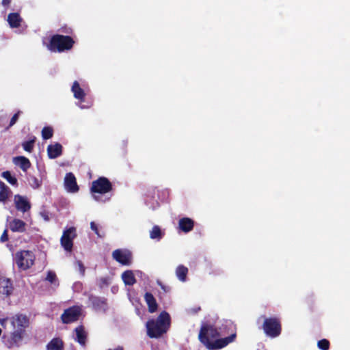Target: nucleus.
Instances as JSON below:
<instances>
[{"label":"nucleus","instance_id":"a19ab883","mask_svg":"<svg viewBox=\"0 0 350 350\" xmlns=\"http://www.w3.org/2000/svg\"><path fill=\"white\" fill-rule=\"evenodd\" d=\"M10 2H11V0H3L2 4H3V5H8L10 3Z\"/></svg>","mask_w":350,"mask_h":350},{"label":"nucleus","instance_id":"ddd939ff","mask_svg":"<svg viewBox=\"0 0 350 350\" xmlns=\"http://www.w3.org/2000/svg\"><path fill=\"white\" fill-rule=\"evenodd\" d=\"M64 185L66 189L69 192L75 193L79 190L76 178L72 173L66 174L64 178Z\"/></svg>","mask_w":350,"mask_h":350},{"label":"nucleus","instance_id":"a211bd4d","mask_svg":"<svg viewBox=\"0 0 350 350\" xmlns=\"http://www.w3.org/2000/svg\"><path fill=\"white\" fill-rule=\"evenodd\" d=\"M25 223L19 219H14L10 223V228L13 232H23L25 230Z\"/></svg>","mask_w":350,"mask_h":350},{"label":"nucleus","instance_id":"bb28decb","mask_svg":"<svg viewBox=\"0 0 350 350\" xmlns=\"http://www.w3.org/2000/svg\"><path fill=\"white\" fill-rule=\"evenodd\" d=\"M163 232L158 226H154L150 232V237L152 239L160 240L163 237Z\"/></svg>","mask_w":350,"mask_h":350},{"label":"nucleus","instance_id":"79ce46f5","mask_svg":"<svg viewBox=\"0 0 350 350\" xmlns=\"http://www.w3.org/2000/svg\"><path fill=\"white\" fill-rule=\"evenodd\" d=\"M108 350H123V349H122V347H117V348H116V349H108Z\"/></svg>","mask_w":350,"mask_h":350},{"label":"nucleus","instance_id":"4c0bfd02","mask_svg":"<svg viewBox=\"0 0 350 350\" xmlns=\"http://www.w3.org/2000/svg\"><path fill=\"white\" fill-rule=\"evenodd\" d=\"M8 239V232H7V230H5L3 233L2 234V235L1 236V238H0V241L1 242H5Z\"/></svg>","mask_w":350,"mask_h":350},{"label":"nucleus","instance_id":"7ed1b4c3","mask_svg":"<svg viewBox=\"0 0 350 350\" xmlns=\"http://www.w3.org/2000/svg\"><path fill=\"white\" fill-rule=\"evenodd\" d=\"M74 41L66 36L55 35L51 38L48 49L51 51L62 52L72 48Z\"/></svg>","mask_w":350,"mask_h":350},{"label":"nucleus","instance_id":"2f4dec72","mask_svg":"<svg viewBox=\"0 0 350 350\" xmlns=\"http://www.w3.org/2000/svg\"><path fill=\"white\" fill-rule=\"evenodd\" d=\"M329 342L326 339L321 340L318 342V347L322 350H327L329 349Z\"/></svg>","mask_w":350,"mask_h":350},{"label":"nucleus","instance_id":"0eeeda50","mask_svg":"<svg viewBox=\"0 0 350 350\" xmlns=\"http://www.w3.org/2000/svg\"><path fill=\"white\" fill-rule=\"evenodd\" d=\"M76 229L70 227L65 230L61 238V244L65 250L70 252L73 245V239L76 237Z\"/></svg>","mask_w":350,"mask_h":350},{"label":"nucleus","instance_id":"c85d7f7f","mask_svg":"<svg viewBox=\"0 0 350 350\" xmlns=\"http://www.w3.org/2000/svg\"><path fill=\"white\" fill-rule=\"evenodd\" d=\"M46 280L53 284L55 287L59 285L56 274L52 271H48Z\"/></svg>","mask_w":350,"mask_h":350},{"label":"nucleus","instance_id":"72a5a7b5","mask_svg":"<svg viewBox=\"0 0 350 350\" xmlns=\"http://www.w3.org/2000/svg\"><path fill=\"white\" fill-rule=\"evenodd\" d=\"M30 184L33 188H38L40 186L38 180L35 177L31 178Z\"/></svg>","mask_w":350,"mask_h":350},{"label":"nucleus","instance_id":"f3484780","mask_svg":"<svg viewBox=\"0 0 350 350\" xmlns=\"http://www.w3.org/2000/svg\"><path fill=\"white\" fill-rule=\"evenodd\" d=\"M13 162L16 165L19 166L23 171H26L31 165L29 160L23 156L14 157L13 159Z\"/></svg>","mask_w":350,"mask_h":350},{"label":"nucleus","instance_id":"4468645a","mask_svg":"<svg viewBox=\"0 0 350 350\" xmlns=\"http://www.w3.org/2000/svg\"><path fill=\"white\" fill-rule=\"evenodd\" d=\"M62 146L59 143L49 145L47 148V153L50 159H55L62 154Z\"/></svg>","mask_w":350,"mask_h":350},{"label":"nucleus","instance_id":"a878e982","mask_svg":"<svg viewBox=\"0 0 350 350\" xmlns=\"http://www.w3.org/2000/svg\"><path fill=\"white\" fill-rule=\"evenodd\" d=\"M188 273V269L183 266V265H179L176 270V275L177 278L180 280L181 282H185L186 280V277Z\"/></svg>","mask_w":350,"mask_h":350},{"label":"nucleus","instance_id":"9b49d317","mask_svg":"<svg viewBox=\"0 0 350 350\" xmlns=\"http://www.w3.org/2000/svg\"><path fill=\"white\" fill-rule=\"evenodd\" d=\"M11 324L14 329L25 332L29 325V319L23 314H16L10 319Z\"/></svg>","mask_w":350,"mask_h":350},{"label":"nucleus","instance_id":"dca6fc26","mask_svg":"<svg viewBox=\"0 0 350 350\" xmlns=\"http://www.w3.org/2000/svg\"><path fill=\"white\" fill-rule=\"evenodd\" d=\"M75 340L81 345H85V340L87 338V333L83 326H78L75 329Z\"/></svg>","mask_w":350,"mask_h":350},{"label":"nucleus","instance_id":"58836bf2","mask_svg":"<svg viewBox=\"0 0 350 350\" xmlns=\"http://www.w3.org/2000/svg\"><path fill=\"white\" fill-rule=\"evenodd\" d=\"M77 265L79 267V269L80 272L82 274H83L84 271H85V267H84L83 265L82 264V262L81 261H77Z\"/></svg>","mask_w":350,"mask_h":350},{"label":"nucleus","instance_id":"37998d69","mask_svg":"<svg viewBox=\"0 0 350 350\" xmlns=\"http://www.w3.org/2000/svg\"><path fill=\"white\" fill-rule=\"evenodd\" d=\"M79 107L81 108V109H85V107L82 105H79Z\"/></svg>","mask_w":350,"mask_h":350},{"label":"nucleus","instance_id":"f8f14e48","mask_svg":"<svg viewBox=\"0 0 350 350\" xmlns=\"http://www.w3.org/2000/svg\"><path fill=\"white\" fill-rule=\"evenodd\" d=\"M14 204L16 208L18 211H20L23 213H25L29 211L31 208V204L28 200L22 196L16 195L14 196Z\"/></svg>","mask_w":350,"mask_h":350},{"label":"nucleus","instance_id":"9d476101","mask_svg":"<svg viewBox=\"0 0 350 350\" xmlns=\"http://www.w3.org/2000/svg\"><path fill=\"white\" fill-rule=\"evenodd\" d=\"M112 256L116 261L124 265H129L131 262V254L126 250H116Z\"/></svg>","mask_w":350,"mask_h":350},{"label":"nucleus","instance_id":"6ab92c4d","mask_svg":"<svg viewBox=\"0 0 350 350\" xmlns=\"http://www.w3.org/2000/svg\"><path fill=\"white\" fill-rule=\"evenodd\" d=\"M8 22L12 28H16L20 26L22 18L18 13H11L8 16Z\"/></svg>","mask_w":350,"mask_h":350},{"label":"nucleus","instance_id":"39448f33","mask_svg":"<svg viewBox=\"0 0 350 350\" xmlns=\"http://www.w3.org/2000/svg\"><path fill=\"white\" fill-rule=\"evenodd\" d=\"M34 260V254L28 250L16 252L14 258L16 264L23 270L29 268L33 264Z\"/></svg>","mask_w":350,"mask_h":350},{"label":"nucleus","instance_id":"ea45409f","mask_svg":"<svg viewBox=\"0 0 350 350\" xmlns=\"http://www.w3.org/2000/svg\"><path fill=\"white\" fill-rule=\"evenodd\" d=\"M8 319H0V325L5 327Z\"/></svg>","mask_w":350,"mask_h":350},{"label":"nucleus","instance_id":"f257e3e1","mask_svg":"<svg viewBox=\"0 0 350 350\" xmlns=\"http://www.w3.org/2000/svg\"><path fill=\"white\" fill-rule=\"evenodd\" d=\"M220 335L218 330L211 325H204L202 327L199 334L200 340L209 349H219L227 346L233 342L236 338V334H232L228 337L214 340Z\"/></svg>","mask_w":350,"mask_h":350},{"label":"nucleus","instance_id":"393cba45","mask_svg":"<svg viewBox=\"0 0 350 350\" xmlns=\"http://www.w3.org/2000/svg\"><path fill=\"white\" fill-rule=\"evenodd\" d=\"M122 279L126 285H133L136 280L132 271H126L122 274Z\"/></svg>","mask_w":350,"mask_h":350},{"label":"nucleus","instance_id":"b1692460","mask_svg":"<svg viewBox=\"0 0 350 350\" xmlns=\"http://www.w3.org/2000/svg\"><path fill=\"white\" fill-rule=\"evenodd\" d=\"M72 92L74 94L75 98L80 100H82L85 95L83 90L81 88L77 81H75L73 83L72 86Z\"/></svg>","mask_w":350,"mask_h":350},{"label":"nucleus","instance_id":"412c9836","mask_svg":"<svg viewBox=\"0 0 350 350\" xmlns=\"http://www.w3.org/2000/svg\"><path fill=\"white\" fill-rule=\"evenodd\" d=\"M12 192L8 187L4 183L0 181V202H5L10 198Z\"/></svg>","mask_w":350,"mask_h":350},{"label":"nucleus","instance_id":"473e14b6","mask_svg":"<svg viewBox=\"0 0 350 350\" xmlns=\"http://www.w3.org/2000/svg\"><path fill=\"white\" fill-rule=\"evenodd\" d=\"M91 299H92V302L94 306H95V307H100V305L104 304V301L100 300L98 297H93Z\"/></svg>","mask_w":350,"mask_h":350},{"label":"nucleus","instance_id":"e433bc0d","mask_svg":"<svg viewBox=\"0 0 350 350\" xmlns=\"http://www.w3.org/2000/svg\"><path fill=\"white\" fill-rule=\"evenodd\" d=\"M41 217L46 221H49L50 218L49 216V213L46 211H42L40 213Z\"/></svg>","mask_w":350,"mask_h":350},{"label":"nucleus","instance_id":"cd10ccee","mask_svg":"<svg viewBox=\"0 0 350 350\" xmlns=\"http://www.w3.org/2000/svg\"><path fill=\"white\" fill-rule=\"evenodd\" d=\"M1 176L5 178L10 184L16 185L17 179L13 176L9 171L3 172Z\"/></svg>","mask_w":350,"mask_h":350},{"label":"nucleus","instance_id":"423d86ee","mask_svg":"<svg viewBox=\"0 0 350 350\" xmlns=\"http://www.w3.org/2000/svg\"><path fill=\"white\" fill-rule=\"evenodd\" d=\"M263 329L265 334L271 338L278 336L281 332L280 323L275 318L266 319L263 324Z\"/></svg>","mask_w":350,"mask_h":350},{"label":"nucleus","instance_id":"f704fd0d","mask_svg":"<svg viewBox=\"0 0 350 350\" xmlns=\"http://www.w3.org/2000/svg\"><path fill=\"white\" fill-rule=\"evenodd\" d=\"M90 228L98 237H101L99 233L98 226L94 221L90 223Z\"/></svg>","mask_w":350,"mask_h":350},{"label":"nucleus","instance_id":"6e6552de","mask_svg":"<svg viewBox=\"0 0 350 350\" xmlns=\"http://www.w3.org/2000/svg\"><path fill=\"white\" fill-rule=\"evenodd\" d=\"M81 313V308L79 306H74L66 310L62 314L61 317L64 323H70L78 320Z\"/></svg>","mask_w":350,"mask_h":350},{"label":"nucleus","instance_id":"2eb2a0df","mask_svg":"<svg viewBox=\"0 0 350 350\" xmlns=\"http://www.w3.org/2000/svg\"><path fill=\"white\" fill-rule=\"evenodd\" d=\"M12 291V284L8 279L0 278V295H9Z\"/></svg>","mask_w":350,"mask_h":350},{"label":"nucleus","instance_id":"1a4fd4ad","mask_svg":"<svg viewBox=\"0 0 350 350\" xmlns=\"http://www.w3.org/2000/svg\"><path fill=\"white\" fill-rule=\"evenodd\" d=\"M25 332L14 329L10 336L5 339V343L8 348H13L14 347H18L21 344V342L24 338Z\"/></svg>","mask_w":350,"mask_h":350},{"label":"nucleus","instance_id":"5701e85b","mask_svg":"<svg viewBox=\"0 0 350 350\" xmlns=\"http://www.w3.org/2000/svg\"><path fill=\"white\" fill-rule=\"evenodd\" d=\"M47 350H63L64 343L59 338H53L46 345Z\"/></svg>","mask_w":350,"mask_h":350},{"label":"nucleus","instance_id":"4be33fe9","mask_svg":"<svg viewBox=\"0 0 350 350\" xmlns=\"http://www.w3.org/2000/svg\"><path fill=\"white\" fill-rule=\"evenodd\" d=\"M146 304L148 306L150 312H154L157 308V304L153 295L150 293H146L144 296Z\"/></svg>","mask_w":350,"mask_h":350},{"label":"nucleus","instance_id":"f03ea898","mask_svg":"<svg viewBox=\"0 0 350 350\" xmlns=\"http://www.w3.org/2000/svg\"><path fill=\"white\" fill-rule=\"evenodd\" d=\"M170 325V317L166 312H162L157 319L147 321V334L150 338H159L165 333Z\"/></svg>","mask_w":350,"mask_h":350},{"label":"nucleus","instance_id":"c756f323","mask_svg":"<svg viewBox=\"0 0 350 350\" xmlns=\"http://www.w3.org/2000/svg\"><path fill=\"white\" fill-rule=\"evenodd\" d=\"M53 129L51 127L46 126L44 127L42 131V136L44 139H48L53 136Z\"/></svg>","mask_w":350,"mask_h":350},{"label":"nucleus","instance_id":"c9c22d12","mask_svg":"<svg viewBox=\"0 0 350 350\" xmlns=\"http://www.w3.org/2000/svg\"><path fill=\"white\" fill-rule=\"evenodd\" d=\"M19 113H20V112L18 111V113H15L13 116V117L12 118V119L10 120V126H13L16 122V121L18 118Z\"/></svg>","mask_w":350,"mask_h":350},{"label":"nucleus","instance_id":"aec40b11","mask_svg":"<svg viewBox=\"0 0 350 350\" xmlns=\"http://www.w3.org/2000/svg\"><path fill=\"white\" fill-rule=\"evenodd\" d=\"M193 221L192 219L185 217L179 220V228L185 232H188L193 229Z\"/></svg>","mask_w":350,"mask_h":350},{"label":"nucleus","instance_id":"20e7f679","mask_svg":"<svg viewBox=\"0 0 350 350\" xmlns=\"http://www.w3.org/2000/svg\"><path fill=\"white\" fill-rule=\"evenodd\" d=\"M111 189V184L106 178L101 177L98 180L93 181L91 192L94 199L96 201H102L100 198V194H105Z\"/></svg>","mask_w":350,"mask_h":350},{"label":"nucleus","instance_id":"7c9ffc66","mask_svg":"<svg viewBox=\"0 0 350 350\" xmlns=\"http://www.w3.org/2000/svg\"><path fill=\"white\" fill-rule=\"evenodd\" d=\"M35 139H31L23 143L22 146L24 150L27 152H31L33 148Z\"/></svg>","mask_w":350,"mask_h":350}]
</instances>
